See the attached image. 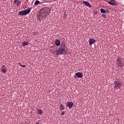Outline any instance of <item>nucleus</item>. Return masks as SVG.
<instances>
[{"label": "nucleus", "instance_id": "f257e3e1", "mask_svg": "<svg viewBox=\"0 0 124 124\" xmlns=\"http://www.w3.org/2000/svg\"><path fill=\"white\" fill-rule=\"evenodd\" d=\"M40 15L37 16V20L39 22L41 21V20L43 19V17L47 16L48 14V11H47L46 8H43L40 10Z\"/></svg>", "mask_w": 124, "mask_h": 124}, {"label": "nucleus", "instance_id": "f03ea898", "mask_svg": "<svg viewBox=\"0 0 124 124\" xmlns=\"http://www.w3.org/2000/svg\"><path fill=\"white\" fill-rule=\"evenodd\" d=\"M66 54V51L65 48L63 47H61L59 48V50L56 51V55H65Z\"/></svg>", "mask_w": 124, "mask_h": 124}, {"label": "nucleus", "instance_id": "7ed1b4c3", "mask_svg": "<svg viewBox=\"0 0 124 124\" xmlns=\"http://www.w3.org/2000/svg\"><path fill=\"white\" fill-rule=\"evenodd\" d=\"M122 58L118 57L117 61H116V65L117 67H121L123 66V62H122Z\"/></svg>", "mask_w": 124, "mask_h": 124}, {"label": "nucleus", "instance_id": "20e7f679", "mask_svg": "<svg viewBox=\"0 0 124 124\" xmlns=\"http://www.w3.org/2000/svg\"><path fill=\"white\" fill-rule=\"evenodd\" d=\"M114 87L116 89H120L122 87V82L120 81H115L114 82Z\"/></svg>", "mask_w": 124, "mask_h": 124}, {"label": "nucleus", "instance_id": "39448f33", "mask_svg": "<svg viewBox=\"0 0 124 124\" xmlns=\"http://www.w3.org/2000/svg\"><path fill=\"white\" fill-rule=\"evenodd\" d=\"M73 105H74V104L73 103V102H72L71 101H68L66 103V106H67V107H68V108H69V109H71V108H72V107H73Z\"/></svg>", "mask_w": 124, "mask_h": 124}, {"label": "nucleus", "instance_id": "423d86ee", "mask_svg": "<svg viewBox=\"0 0 124 124\" xmlns=\"http://www.w3.org/2000/svg\"><path fill=\"white\" fill-rule=\"evenodd\" d=\"M76 76L77 77H78V78H82V77L84 76L83 73H81L80 72L76 73Z\"/></svg>", "mask_w": 124, "mask_h": 124}, {"label": "nucleus", "instance_id": "0eeeda50", "mask_svg": "<svg viewBox=\"0 0 124 124\" xmlns=\"http://www.w3.org/2000/svg\"><path fill=\"white\" fill-rule=\"evenodd\" d=\"M1 70H2V73H6L7 70H6V67H5V65H3L2 66Z\"/></svg>", "mask_w": 124, "mask_h": 124}, {"label": "nucleus", "instance_id": "6e6552de", "mask_svg": "<svg viewBox=\"0 0 124 124\" xmlns=\"http://www.w3.org/2000/svg\"><path fill=\"white\" fill-rule=\"evenodd\" d=\"M31 8H29L28 9L24 10V13L25 14V16L27 14H29L30 12H31Z\"/></svg>", "mask_w": 124, "mask_h": 124}, {"label": "nucleus", "instance_id": "1a4fd4ad", "mask_svg": "<svg viewBox=\"0 0 124 124\" xmlns=\"http://www.w3.org/2000/svg\"><path fill=\"white\" fill-rule=\"evenodd\" d=\"M89 43L90 45H93V43H95V40L94 39H90Z\"/></svg>", "mask_w": 124, "mask_h": 124}, {"label": "nucleus", "instance_id": "9d476101", "mask_svg": "<svg viewBox=\"0 0 124 124\" xmlns=\"http://www.w3.org/2000/svg\"><path fill=\"white\" fill-rule=\"evenodd\" d=\"M55 44L56 45V46H60L61 45V40L59 39L56 40Z\"/></svg>", "mask_w": 124, "mask_h": 124}, {"label": "nucleus", "instance_id": "9b49d317", "mask_svg": "<svg viewBox=\"0 0 124 124\" xmlns=\"http://www.w3.org/2000/svg\"><path fill=\"white\" fill-rule=\"evenodd\" d=\"M83 2L84 4L86 5V6H89L90 7H92V5H91V4H90V3H89V2L87 1H83Z\"/></svg>", "mask_w": 124, "mask_h": 124}, {"label": "nucleus", "instance_id": "f8f14e48", "mask_svg": "<svg viewBox=\"0 0 124 124\" xmlns=\"http://www.w3.org/2000/svg\"><path fill=\"white\" fill-rule=\"evenodd\" d=\"M18 15H20V16H25L26 15L25 14L24 10H23V11H20V12H18Z\"/></svg>", "mask_w": 124, "mask_h": 124}, {"label": "nucleus", "instance_id": "ddd939ff", "mask_svg": "<svg viewBox=\"0 0 124 124\" xmlns=\"http://www.w3.org/2000/svg\"><path fill=\"white\" fill-rule=\"evenodd\" d=\"M60 109L61 111H63L65 108H64V106L62 104L60 103Z\"/></svg>", "mask_w": 124, "mask_h": 124}, {"label": "nucleus", "instance_id": "4468645a", "mask_svg": "<svg viewBox=\"0 0 124 124\" xmlns=\"http://www.w3.org/2000/svg\"><path fill=\"white\" fill-rule=\"evenodd\" d=\"M30 44L28 42H24L22 43V46H23V47H25V46H28V45H29Z\"/></svg>", "mask_w": 124, "mask_h": 124}, {"label": "nucleus", "instance_id": "2eb2a0df", "mask_svg": "<svg viewBox=\"0 0 124 124\" xmlns=\"http://www.w3.org/2000/svg\"><path fill=\"white\" fill-rule=\"evenodd\" d=\"M38 114H39V115H42V114H43V112L42 111V110L41 109H38Z\"/></svg>", "mask_w": 124, "mask_h": 124}, {"label": "nucleus", "instance_id": "dca6fc26", "mask_svg": "<svg viewBox=\"0 0 124 124\" xmlns=\"http://www.w3.org/2000/svg\"><path fill=\"white\" fill-rule=\"evenodd\" d=\"M39 3H40V1H39V0H36L34 2V5H37L39 4Z\"/></svg>", "mask_w": 124, "mask_h": 124}, {"label": "nucleus", "instance_id": "f3484780", "mask_svg": "<svg viewBox=\"0 0 124 124\" xmlns=\"http://www.w3.org/2000/svg\"><path fill=\"white\" fill-rule=\"evenodd\" d=\"M108 3H109V4H110V5H116V3H115L112 1H108Z\"/></svg>", "mask_w": 124, "mask_h": 124}, {"label": "nucleus", "instance_id": "a211bd4d", "mask_svg": "<svg viewBox=\"0 0 124 124\" xmlns=\"http://www.w3.org/2000/svg\"><path fill=\"white\" fill-rule=\"evenodd\" d=\"M101 13H106V11L104 9H100Z\"/></svg>", "mask_w": 124, "mask_h": 124}, {"label": "nucleus", "instance_id": "6ab92c4d", "mask_svg": "<svg viewBox=\"0 0 124 124\" xmlns=\"http://www.w3.org/2000/svg\"><path fill=\"white\" fill-rule=\"evenodd\" d=\"M20 3H21V1L18 0L17 2V6H19V5H20Z\"/></svg>", "mask_w": 124, "mask_h": 124}, {"label": "nucleus", "instance_id": "aec40b11", "mask_svg": "<svg viewBox=\"0 0 124 124\" xmlns=\"http://www.w3.org/2000/svg\"><path fill=\"white\" fill-rule=\"evenodd\" d=\"M64 114H65V112H64V111H63V112H62L61 113V115H62V116H63V115H64Z\"/></svg>", "mask_w": 124, "mask_h": 124}, {"label": "nucleus", "instance_id": "412c9836", "mask_svg": "<svg viewBox=\"0 0 124 124\" xmlns=\"http://www.w3.org/2000/svg\"><path fill=\"white\" fill-rule=\"evenodd\" d=\"M102 17H103L104 18H107V16H106V15H102Z\"/></svg>", "mask_w": 124, "mask_h": 124}, {"label": "nucleus", "instance_id": "4be33fe9", "mask_svg": "<svg viewBox=\"0 0 124 124\" xmlns=\"http://www.w3.org/2000/svg\"><path fill=\"white\" fill-rule=\"evenodd\" d=\"M17 1H18V0H15L14 1V3H17Z\"/></svg>", "mask_w": 124, "mask_h": 124}, {"label": "nucleus", "instance_id": "5701e85b", "mask_svg": "<svg viewBox=\"0 0 124 124\" xmlns=\"http://www.w3.org/2000/svg\"><path fill=\"white\" fill-rule=\"evenodd\" d=\"M21 66L22 67H26V65H21Z\"/></svg>", "mask_w": 124, "mask_h": 124}, {"label": "nucleus", "instance_id": "b1692460", "mask_svg": "<svg viewBox=\"0 0 124 124\" xmlns=\"http://www.w3.org/2000/svg\"><path fill=\"white\" fill-rule=\"evenodd\" d=\"M107 12L108 13H109L108 10H107Z\"/></svg>", "mask_w": 124, "mask_h": 124}, {"label": "nucleus", "instance_id": "393cba45", "mask_svg": "<svg viewBox=\"0 0 124 124\" xmlns=\"http://www.w3.org/2000/svg\"><path fill=\"white\" fill-rule=\"evenodd\" d=\"M35 124H39V122H36Z\"/></svg>", "mask_w": 124, "mask_h": 124}, {"label": "nucleus", "instance_id": "a878e982", "mask_svg": "<svg viewBox=\"0 0 124 124\" xmlns=\"http://www.w3.org/2000/svg\"><path fill=\"white\" fill-rule=\"evenodd\" d=\"M19 64L20 65V66H21V65H22V64H21V63H19Z\"/></svg>", "mask_w": 124, "mask_h": 124}, {"label": "nucleus", "instance_id": "bb28decb", "mask_svg": "<svg viewBox=\"0 0 124 124\" xmlns=\"http://www.w3.org/2000/svg\"><path fill=\"white\" fill-rule=\"evenodd\" d=\"M111 1H115V0H111Z\"/></svg>", "mask_w": 124, "mask_h": 124}, {"label": "nucleus", "instance_id": "cd10ccee", "mask_svg": "<svg viewBox=\"0 0 124 124\" xmlns=\"http://www.w3.org/2000/svg\"><path fill=\"white\" fill-rule=\"evenodd\" d=\"M55 1L59 0H55Z\"/></svg>", "mask_w": 124, "mask_h": 124}]
</instances>
